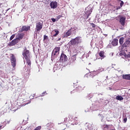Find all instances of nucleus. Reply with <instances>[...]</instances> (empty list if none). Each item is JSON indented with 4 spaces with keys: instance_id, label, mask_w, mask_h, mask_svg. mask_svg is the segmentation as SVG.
Segmentation results:
<instances>
[{
    "instance_id": "obj_1",
    "label": "nucleus",
    "mask_w": 130,
    "mask_h": 130,
    "mask_svg": "<svg viewBox=\"0 0 130 130\" xmlns=\"http://www.w3.org/2000/svg\"><path fill=\"white\" fill-rule=\"evenodd\" d=\"M71 44L72 45H76V44H79V43H82V37H77L74 39H72L71 41Z\"/></svg>"
},
{
    "instance_id": "obj_2",
    "label": "nucleus",
    "mask_w": 130,
    "mask_h": 130,
    "mask_svg": "<svg viewBox=\"0 0 130 130\" xmlns=\"http://www.w3.org/2000/svg\"><path fill=\"white\" fill-rule=\"evenodd\" d=\"M43 27V21H40L39 22L36 23V32L38 33V32L40 31V30L42 29Z\"/></svg>"
},
{
    "instance_id": "obj_3",
    "label": "nucleus",
    "mask_w": 130,
    "mask_h": 130,
    "mask_svg": "<svg viewBox=\"0 0 130 130\" xmlns=\"http://www.w3.org/2000/svg\"><path fill=\"white\" fill-rule=\"evenodd\" d=\"M22 55H23L24 58H25V59H28V58H30V52L29 51V50H27L26 49H25L24 50V51L22 53Z\"/></svg>"
},
{
    "instance_id": "obj_4",
    "label": "nucleus",
    "mask_w": 130,
    "mask_h": 130,
    "mask_svg": "<svg viewBox=\"0 0 130 130\" xmlns=\"http://www.w3.org/2000/svg\"><path fill=\"white\" fill-rule=\"evenodd\" d=\"M60 50V47H55L52 52V56H57L58 54H59V51Z\"/></svg>"
},
{
    "instance_id": "obj_5",
    "label": "nucleus",
    "mask_w": 130,
    "mask_h": 130,
    "mask_svg": "<svg viewBox=\"0 0 130 130\" xmlns=\"http://www.w3.org/2000/svg\"><path fill=\"white\" fill-rule=\"evenodd\" d=\"M78 29L77 27H71L66 34V36L64 37H69V36H71L72 35V31H76V29Z\"/></svg>"
},
{
    "instance_id": "obj_6",
    "label": "nucleus",
    "mask_w": 130,
    "mask_h": 130,
    "mask_svg": "<svg viewBox=\"0 0 130 130\" xmlns=\"http://www.w3.org/2000/svg\"><path fill=\"white\" fill-rule=\"evenodd\" d=\"M11 61V64L13 68H15L16 67V64H17V62L16 61V57L14 55L12 54V55L11 57L10 58Z\"/></svg>"
},
{
    "instance_id": "obj_7",
    "label": "nucleus",
    "mask_w": 130,
    "mask_h": 130,
    "mask_svg": "<svg viewBox=\"0 0 130 130\" xmlns=\"http://www.w3.org/2000/svg\"><path fill=\"white\" fill-rule=\"evenodd\" d=\"M86 87L84 85H81L80 86H78L77 88L73 91V93H77V92L83 91Z\"/></svg>"
},
{
    "instance_id": "obj_8",
    "label": "nucleus",
    "mask_w": 130,
    "mask_h": 130,
    "mask_svg": "<svg viewBox=\"0 0 130 130\" xmlns=\"http://www.w3.org/2000/svg\"><path fill=\"white\" fill-rule=\"evenodd\" d=\"M126 18L125 17H121L119 19V23L121 24V26L124 27V25H125V20Z\"/></svg>"
},
{
    "instance_id": "obj_9",
    "label": "nucleus",
    "mask_w": 130,
    "mask_h": 130,
    "mask_svg": "<svg viewBox=\"0 0 130 130\" xmlns=\"http://www.w3.org/2000/svg\"><path fill=\"white\" fill-rule=\"evenodd\" d=\"M60 60L61 61H68V57L67 55L63 53H62L61 54L60 57Z\"/></svg>"
},
{
    "instance_id": "obj_10",
    "label": "nucleus",
    "mask_w": 130,
    "mask_h": 130,
    "mask_svg": "<svg viewBox=\"0 0 130 130\" xmlns=\"http://www.w3.org/2000/svg\"><path fill=\"white\" fill-rule=\"evenodd\" d=\"M128 45H130V38H127L125 40L124 43L123 44L122 46L123 47H127Z\"/></svg>"
},
{
    "instance_id": "obj_11",
    "label": "nucleus",
    "mask_w": 130,
    "mask_h": 130,
    "mask_svg": "<svg viewBox=\"0 0 130 130\" xmlns=\"http://www.w3.org/2000/svg\"><path fill=\"white\" fill-rule=\"evenodd\" d=\"M50 6L51 9H56V8H57V2H52L50 4Z\"/></svg>"
},
{
    "instance_id": "obj_12",
    "label": "nucleus",
    "mask_w": 130,
    "mask_h": 130,
    "mask_svg": "<svg viewBox=\"0 0 130 130\" xmlns=\"http://www.w3.org/2000/svg\"><path fill=\"white\" fill-rule=\"evenodd\" d=\"M59 34V31L57 29H54L52 32V37H56Z\"/></svg>"
},
{
    "instance_id": "obj_13",
    "label": "nucleus",
    "mask_w": 130,
    "mask_h": 130,
    "mask_svg": "<svg viewBox=\"0 0 130 130\" xmlns=\"http://www.w3.org/2000/svg\"><path fill=\"white\" fill-rule=\"evenodd\" d=\"M28 30H30V26L24 25L21 28L20 31L21 32H23L24 31H28Z\"/></svg>"
},
{
    "instance_id": "obj_14",
    "label": "nucleus",
    "mask_w": 130,
    "mask_h": 130,
    "mask_svg": "<svg viewBox=\"0 0 130 130\" xmlns=\"http://www.w3.org/2000/svg\"><path fill=\"white\" fill-rule=\"evenodd\" d=\"M113 46H116L118 44V40L117 39H114L112 42Z\"/></svg>"
},
{
    "instance_id": "obj_15",
    "label": "nucleus",
    "mask_w": 130,
    "mask_h": 130,
    "mask_svg": "<svg viewBox=\"0 0 130 130\" xmlns=\"http://www.w3.org/2000/svg\"><path fill=\"white\" fill-rule=\"evenodd\" d=\"M105 52L104 51H101L99 53V55H100L101 59H103L105 57Z\"/></svg>"
},
{
    "instance_id": "obj_16",
    "label": "nucleus",
    "mask_w": 130,
    "mask_h": 130,
    "mask_svg": "<svg viewBox=\"0 0 130 130\" xmlns=\"http://www.w3.org/2000/svg\"><path fill=\"white\" fill-rule=\"evenodd\" d=\"M17 43H18V40L17 39H15L11 41L10 43V45L14 46V45H16Z\"/></svg>"
},
{
    "instance_id": "obj_17",
    "label": "nucleus",
    "mask_w": 130,
    "mask_h": 130,
    "mask_svg": "<svg viewBox=\"0 0 130 130\" xmlns=\"http://www.w3.org/2000/svg\"><path fill=\"white\" fill-rule=\"evenodd\" d=\"M122 78L124 80H128V81H130V74L123 75Z\"/></svg>"
},
{
    "instance_id": "obj_18",
    "label": "nucleus",
    "mask_w": 130,
    "mask_h": 130,
    "mask_svg": "<svg viewBox=\"0 0 130 130\" xmlns=\"http://www.w3.org/2000/svg\"><path fill=\"white\" fill-rule=\"evenodd\" d=\"M92 11L91 10H87L85 13V15H86V19H88L89 18V16H90V14H91Z\"/></svg>"
},
{
    "instance_id": "obj_19",
    "label": "nucleus",
    "mask_w": 130,
    "mask_h": 130,
    "mask_svg": "<svg viewBox=\"0 0 130 130\" xmlns=\"http://www.w3.org/2000/svg\"><path fill=\"white\" fill-rule=\"evenodd\" d=\"M119 42L120 45H122V44H123V42H124V38L121 37V38H120Z\"/></svg>"
},
{
    "instance_id": "obj_20",
    "label": "nucleus",
    "mask_w": 130,
    "mask_h": 130,
    "mask_svg": "<svg viewBox=\"0 0 130 130\" xmlns=\"http://www.w3.org/2000/svg\"><path fill=\"white\" fill-rule=\"evenodd\" d=\"M116 99L119 100V101H121V100H123V98L121 95H117L116 96Z\"/></svg>"
},
{
    "instance_id": "obj_21",
    "label": "nucleus",
    "mask_w": 130,
    "mask_h": 130,
    "mask_svg": "<svg viewBox=\"0 0 130 130\" xmlns=\"http://www.w3.org/2000/svg\"><path fill=\"white\" fill-rule=\"evenodd\" d=\"M26 60V63L29 66V67H31V60H30V58L27 59H25Z\"/></svg>"
},
{
    "instance_id": "obj_22",
    "label": "nucleus",
    "mask_w": 130,
    "mask_h": 130,
    "mask_svg": "<svg viewBox=\"0 0 130 130\" xmlns=\"http://www.w3.org/2000/svg\"><path fill=\"white\" fill-rule=\"evenodd\" d=\"M23 39V35L22 34H19L18 37L16 38L17 40H21V39Z\"/></svg>"
},
{
    "instance_id": "obj_23",
    "label": "nucleus",
    "mask_w": 130,
    "mask_h": 130,
    "mask_svg": "<svg viewBox=\"0 0 130 130\" xmlns=\"http://www.w3.org/2000/svg\"><path fill=\"white\" fill-rule=\"evenodd\" d=\"M76 55L77 54H75L72 56V57H71V59L72 60H73V61H75V60H76V59H77V57H76Z\"/></svg>"
},
{
    "instance_id": "obj_24",
    "label": "nucleus",
    "mask_w": 130,
    "mask_h": 130,
    "mask_svg": "<svg viewBox=\"0 0 130 130\" xmlns=\"http://www.w3.org/2000/svg\"><path fill=\"white\" fill-rule=\"evenodd\" d=\"M91 75H93V76H96L98 74V72L97 71H93L91 72Z\"/></svg>"
},
{
    "instance_id": "obj_25",
    "label": "nucleus",
    "mask_w": 130,
    "mask_h": 130,
    "mask_svg": "<svg viewBox=\"0 0 130 130\" xmlns=\"http://www.w3.org/2000/svg\"><path fill=\"white\" fill-rule=\"evenodd\" d=\"M30 102H31V101H25L24 103V105H27V104H29V103H30Z\"/></svg>"
},
{
    "instance_id": "obj_26",
    "label": "nucleus",
    "mask_w": 130,
    "mask_h": 130,
    "mask_svg": "<svg viewBox=\"0 0 130 130\" xmlns=\"http://www.w3.org/2000/svg\"><path fill=\"white\" fill-rule=\"evenodd\" d=\"M15 36H16V35H15V34L12 35L10 37V40H13V39H14V38H15Z\"/></svg>"
},
{
    "instance_id": "obj_27",
    "label": "nucleus",
    "mask_w": 130,
    "mask_h": 130,
    "mask_svg": "<svg viewBox=\"0 0 130 130\" xmlns=\"http://www.w3.org/2000/svg\"><path fill=\"white\" fill-rule=\"evenodd\" d=\"M61 17V15H58L56 16V21H58V20H59V19H60V18Z\"/></svg>"
},
{
    "instance_id": "obj_28",
    "label": "nucleus",
    "mask_w": 130,
    "mask_h": 130,
    "mask_svg": "<svg viewBox=\"0 0 130 130\" xmlns=\"http://www.w3.org/2000/svg\"><path fill=\"white\" fill-rule=\"evenodd\" d=\"M91 26H92V28H95L96 25L93 23H90Z\"/></svg>"
},
{
    "instance_id": "obj_29",
    "label": "nucleus",
    "mask_w": 130,
    "mask_h": 130,
    "mask_svg": "<svg viewBox=\"0 0 130 130\" xmlns=\"http://www.w3.org/2000/svg\"><path fill=\"white\" fill-rule=\"evenodd\" d=\"M126 121H127V117H125L123 118V122L124 123H126Z\"/></svg>"
},
{
    "instance_id": "obj_30",
    "label": "nucleus",
    "mask_w": 130,
    "mask_h": 130,
    "mask_svg": "<svg viewBox=\"0 0 130 130\" xmlns=\"http://www.w3.org/2000/svg\"><path fill=\"white\" fill-rule=\"evenodd\" d=\"M120 8L122 7V6H123L124 3L123 2V1H120Z\"/></svg>"
},
{
    "instance_id": "obj_31",
    "label": "nucleus",
    "mask_w": 130,
    "mask_h": 130,
    "mask_svg": "<svg viewBox=\"0 0 130 130\" xmlns=\"http://www.w3.org/2000/svg\"><path fill=\"white\" fill-rule=\"evenodd\" d=\"M47 39H48V37L46 35L44 36V40H46Z\"/></svg>"
},
{
    "instance_id": "obj_32",
    "label": "nucleus",
    "mask_w": 130,
    "mask_h": 130,
    "mask_svg": "<svg viewBox=\"0 0 130 130\" xmlns=\"http://www.w3.org/2000/svg\"><path fill=\"white\" fill-rule=\"evenodd\" d=\"M42 94V96H45V95H46L47 93H46V91H44Z\"/></svg>"
},
{
    "instance_id": "obj_33",
    "label": "nucleus",
    "mask_w": 130,
    "mask_h": 130,
    "mask_svg": "<svg viewBox=\"0 0 130 130\" xmlns=\"http://www.w3.org/2000/svg\"><path fill=\"white\" fill-rule=\"evenodd\" d=\"M51 20H52V22H56V19L51 18Z\"/></svg>"
},
{
    "instance_id": "obj_34",
    "label": "nucleus",
    "mask_w": 130,
    "mask_h": 130,
    "mask_svg": "<svg viewBox=\"0 0 130 130\" xmlns=\"http://www.w3.org/2000/svg\"><path fill=\"white\" fill-rule=\"evenodd\" d=\"M3 128V125L0 126V129H2Z\"/></svg>"
},
{
    "instance_id": "obj_35",
    "label": "nucleus",
    "mask_w": 130,
    "mask_h": 130,
    "mask_svg": "<svg viewBox=\"0 0 130 130\" xmlns=\"http://www.w3.org/2000/svg\"><path fill=\"white\" fill-rule=\"evenodd\" d=\"M61 39L60 38H59L57 40V41H59V40H60Z\"/></svg>"
},
{
    "instance_id": "obj_36",
    "label": "nucleus",
    "mask_w": 130,
    "mask_h": 130,
    "mask_svg": "<svg viewBox=\"0 0 130 130\" xmlns=\"http://www.w3.org/2000/svg\"><path fill=\"white\" fill-rule=\"evenodd\" d=\"M75 120H78V117H75Z\"/></svg>"
},
{
    "instance_id": "obj_37",
    "label": "nucleus",
    "mask_w": 130,
    "mask_h": 130,
    "mask_svg": "<svg viewBox=\"0 0 130 130\" xmlns=\"http://www.w3.org/2000/svg\"><path fill=\"white\" fill-rule=\"evenodd\" d=\"M41 100L43 101V99L42 98H41Z\"/></svg>"
},
{
    "instance_id": "obj_38",
    "label": "nucleus",
    "mask_w": 130,
    "mask_h": 130,
    "mask_svg": "<svg viewBox=\"0 0 130 130\" xmlns=\"http://www.w3.org/2000/svg\"><path fill=\"white\" fill-rule=\"evenodd\" d=\"M53 39H54V38H53V39H52V40H53Z\"/></svg>"
},
{
    "instance_id": "obj_39",
    "label": "nucleus",
    "mask_w": 130,
    "mask_h": 130,
    "mask_svg": "<svg viewBox=\"0 0 130 130\" xmlns=\"http://www.w3.org/2000/svg\"><path fill=\"white\" fill-rule=\"evenodd\" d=\"M75 33H77V32L75 31Z\"/></svg>"
}]
</instances>
